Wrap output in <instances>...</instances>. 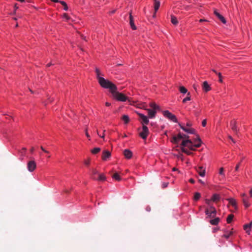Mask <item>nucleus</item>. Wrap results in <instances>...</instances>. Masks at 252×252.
Masks as SVG:
<instances>
[{
  "mask_svg": "<svg viewBox=\"0 0 252 252\" xmlns=\"http://www.w3.org/2000/svg\"><path fill=\"white\" fill-rule=\"evenodd\" d=\"M100 86L105 89H108L110 93L113 92L115 90H118L116 85L112 82L105 79L104 77H100L98 81Z\"/></svg>",
  "mask_w": 252,
  "mask_h": 252,
  "instance_id": "obj_1",
  "label": "nucleus"
},
{
  "mask_svg": "<svg viewBox=\"0 0 252 252\" xmlns=\"http://www.w3.org/2000/svg\"><path fill=\"white\" fill-rule=\"evenodd\" d=\"M113 98L117 101L121 102H126L128 97L124 94L120 93L117 91V90H115L113 92L111 93Z\"/></svg>",
  "mask_w": 252,
  "mask_h": 252,
  "instance_id": "obj_2",
  "label": "nucleus"
},
{
  "mask_svg": "<svg viewBox=\"0 0 252 252\" xmlns=\"http://www.w3.org/2000/svg\"><path fill=\"white\" fill-rule=\"evenodd\" d=\"M163 115L164 117L167 118L169 120L175 123H178V119L176 116L171 113L168 110L163 111L162 112Z\"/></svg>",
  "mask_w": 252,
  "mask_h": 252,
  "instance_id": "obj_3",
  "label": "nucleus"
},
{
  "mask_svg": "<svg viewBox=\"0 0 252 252\" xmlns=\"http://www.w3.org/2000/svg\"><path fill=\"white\" fill-rule=\"evenodd\" d=\"M181 146L183 147H188L190 151H195L196 147L193 146L192 141L190 139H186L183 140Z\"/></svg>",
  "mask_w": 252,
  "mask_h": 252,
  "instance_id": "obj_4",
  "label": "nucleus"
},
{
  "mask_svg": "<svg viewBox=\"0 0 252 252\" xmlns=\"http://www.w3.org/2000/svg\"><path fill=\"white\" fill-rule=\"evenodd\" d=\"M189 138V136L188 135L179 133L177 136H173V139L171 140V142L175 144H178L180 139L183 138H187L188 139Z\"/></svg>",
  "mask_w": 252,
  "mask_h": 252,
  "instance_id": "obj_5",
  "label": "nucleus"
},
{
  "mask_svg": "<svg viewBox=\"0 0 252 252\" xmlns=\"http://www.w3.org/2000/svg\"><path fill=\"white\" fill-rule=\"evenodd\" d=\"M149 131L146 126H143L142 130L139 133V136L144 140L146 139L149 135Z\"/></svg>",
  "mask_w": 252,
  "mask_h": 252,
  "instance_id": "obj_6",
  "label": "nucleus"
},
{
  "mask_svg": "<svg viewBox=\"0 0 252 252\" xmlns=\"http://www.w3.org/2000/svg\"><path fill=\"white\" fill-rule=\"evenodd\" d=\"M36 167V164L35 161L31 160L27 163V169L30 172H32L34 171Z\"/></svg>",
  "mask_w": 252,
  "mask_h": 252,
  "instance_id": "obj_7",
  "label": "nucleus"
},
{
  "mask_svg": "<svg viewBox=\"0 0 252 252\" xmlns=\"http://www.w3.org/2000/svg\"><path fill=\"white\" fill-rule=\"evenodd\" d=\"M179 126L180 128L185 132H187L188 134H195V130L193 128H187L181 123H178Z\"/></svg>",
  "mask_w": 252,
  "mask_h": 252,
  "instance_id": "obj_8",
  "label": "nucleus"
},
{
  "mask_svg": "<svg viewBox=\"0 0 252 252\" xmlns=\"http://www.w3.org/2000/svg\"><path fill=\"white\" fill-rule=\"evenodd\" d=\"M205 214L209 218H215L217 215V210L214 211H209L208 208L206 209Z\"/></svg>",
  "mask_w": 252,
  "mask_h": 252,
  "instance_id": "obj_9",
  "label": "nucleus"
},
{
  "mask_svg": "<svg viewBox=\"0 0 252 252\" xmlns=\"http://www.w3.org/2000/svg\"><path fill=\"white\" fill-rule=\"evenodd\" d=\"M138 115L142 121L141 124L143 126H145V125L148 124L149 122L148 119L149 117L142 113H139Z\"/></svg>",
  "mask_w": 252,
  "mask_h": 252,
  "instance_id": "obj_10",
  "label": "nucleus"
},
{
  "mask_svg": "<svg viewBox=\"0 0 252 252\" xmlns=\"http://www.w3.org/2000/svg\"><path fill=\"white\" fill-rule=\"evenodd\" d=\"M223 231L224 233L222 235V237L225 238L226 240H228L233 233V229H231V230L225 229L223 230Z\"/></svg>",
  "mask_w": 252,
  "mask_h": 252,
  "instance_id": "obj_11",
  "label": "nucleus"
},
{
  "mask_svg": "<svg viewBox=\"0 0 252 252\" xmlns=\"http://www.w3.org/2000/svg\"><path fill=\"white\" fill-rule=\"evenodd\" d=\"M252 221L250 222L249 223L245 224L243 225V229L246 231V233L248 235L251 234V232L252 230Z\"/></svg>",
  "mask_w": 252,
  "mask_h": 252,
  "instance_id": "obj_12",
  "label": "nucleus"
},
{
  "mask_svg": "<svg viewBox=\"0 0 252 252\" xmlns=\"http://www.w3.org/2000/svg\"><path fill=\"white\" fill-rule=\"evenodd\" d=\"M196 138L193 141V146L199 148L201 146L202 142L198 134L196 135Z\"/></svg>",
  "mask_w": 252,
  "mask_h": 252,
  "instance_id": "obj_13",
  "label": "nucleus"
},
{
  "mask_svg": "<svg viewBox=\"0 0 252 252\" xmlns=\"http://www.w3.org/2000/svg\"><path fill=\"white\" fill-rule=\"evenodd\" d=\"M214 13L222 23L226 24V21L225 18L222 15H221L216 9L214 10Z\"/></svg>",
  "mask_w": 252,
  "mask_h": 252,
  "instance_id": "obj_14",
  "label": "nucleus"
},
{
  "mask_svg": "<svg viewBox=\"0 0 252 252\" xmlns=\"http://www.w3.org/2000/svg\"><path fill=\"white\" fill-rule=\"evenodd\" d=\"M129 25L132 30H136L137 29L136 26L134 24V19L131 12L129 13Z\"/></svg>",
  "mask_w": 252,
  "mask_h": 252,
  "instance_id": "obj_15",
  "label": "nucleus"
},
{
  "mask_svg": "<svg viewBox=\"0 0 252 252\" xmlns=\"http://www.w3.org/2000/svg\"><path fill=\"white\" fill-rule=\"evenodd\" d=\"M197 172L202 177H204L206 174L205 168L203 166H199L196 170Z\"/></svg>",
  "mask_w": 252,
  "mask_h": 252,
  "instance_id": "obj_16",
  "label": "nucleus"
},
{
  "mask_svg": "<svg viewBox=\"0 0 252 252\" xmlns=\"http://www.w3.org/2000/svg\"><path fill=\"white\" fill-rule=\"evenodd\" d=\"M227 200L228 201L229 203L234 208L235 210H237L238 209V206L235 199L233 198H229L227 199Z\"/></svg>",
  "mask_w": 252,
  "mask_h": 252,
  "instance_id": "obj_17",
  "label": "nucleus"
},
{
  "mask_svg": "<svg viewBox=\"0 0 252 252\" xmlns=\"http://www.w3.org/2000/svg\"><path fill=\"white\" fill-rule=\"evenodd\" d=\"M230 126L231 129L234 132H238V129L237 126L236 121L235 120H232L230 122Z\"/></svg>",
  "mask_w": 252,
  "mask_h": 252,
  "instance_id": "obj_18",
  "label": "nucleus"
},
{
  "mask_svg": "<svg viewBox=\"0 0 252 252\" xmlns=\"http://www.w3.org/2000/svg\"><path fill=\"white\" fill-rule=\"evenodd\" d=\"M111 156V153L108 150H105L103 152L102 155V159L103 160H107Z\"/></svg>",
  "mask_w": 252,
  "mask_h": 252,
  "instance_id": "obj_19",
  "label": "nucleus"
},
{
  "mask_svg": "<svg viewBox=\"0 0 252 252\" xmlns=\"http://www.w3.org/2000/svg\"><path fill=\"white\" fill-rule=\"evenodd\" d=\"M19 159L21 160H23L26 155L27 149L26 148H23L21 150L19 151Z\"/></svg>",
  "mask_w": 252,
  "mask_h": 252,
  "instance_id": "obj_20",
  "label": "nucleus"
},
{
  "mask_svg": "<svg viewBox=\"0 0 252 252\" xmlns=\"http://www.w3.org/2000/svg\"><path fill=\"white\" fill-rule=\"evenodd\" d=\"M148 113V117L150 119H153L156 117V115L157 113V111L155 110L148 109H147Z\"/></svg>",
  "mask_w": 252,
  "mask_h": 252,
  "instance_id": "obj_21",
  "label": "nucleus"
},
{
  "mask_svg": "<svg viewBox=\"0 0 252 252\" xmlns=\"http://www.w3.org/2000/svg\"><path fill=\"white\" fill-rule=\"evenodd\" d=\"M124 154L126 158L127 159H130L132 157V152L128 149H125L124 151Z\"/></svg>",
  "mask_w": 252,
  "mask_h": 252,
  "instance_id": "obj_22",
  "label": "nucleus"
},
{
  "mask_svg": "<svg viewBox=\"0 0 252 252\" xmlns=\"http://www.w3.org/2000/svg\"><path fill=\"white\" fill-rule=\"evenodd\" d=\"M203 90L205 92H208V91L211 90V87L210 85L208 84L207 81H205L203 83Z\"/></svg>",
  "mask_w": 252,
  "mask_h": 252,
  "instance_id": "obj_23",
  "label": "nucleus"
},
{
  "mask_svg": "<svg viewBox=\"0 0 252 252\" xmlns=\"http://www.w3.org/2000/svg\"><path fill=\"white\" fill-rule=\"evenodd\" d=\"M220 221V219L219 217H215L214 219L210 220L209 222L213 225H217Z\"/></svg>",
  "mask_w": 252,
  "mask_h": 252,
  "instance_id": "obj_24",
  "label": "nucleus"
},
{
  "mask_svg": "<svg viewBox=\"0 0 252 252\" xmlns=\"http://www.w3.org/2000/svg\"><path fill=\"white\" fill-rule=\"evenodd\" d=\"M244 205L246 208H249L251 206V204L249 202V197H244L242 199Z\"/></svg>",
  "mask_w": 252,
  "mask_h": 252,
  "instance_id": "obj_25",
  "label": "nucleus"
},
{
  "mask_svg": "<svg viewBox=\"0 0 252 252\" xmlns=\"http://www.w3.org/2000/svg\"><path fill=\"white\" fill-rule=\"evenodd\" d=\"M212 202H216L217 201L220 199V195L218 193H214L211 197Z\"/></svg>",
  "mask_w": 252,
  "mask_h": 252,
  "instance_id": "obj_26",
  "label": "nucleus"
},
{
  "mask_svg": "<svg viewBox=\"0 0 252 252\" xmlns=\"http://www.w3.org/2000/svg\"><path fill=\"white\" fill-rule=\"evenodd\" d=\"M98 174V172L96 169H93L92 170V174H91L92 179H93L94 180L97 179L96 175Z\"/></svg>",
  "mask_w": 252,
  "mask_h": 252,
  "instance_id": "obj_27",
  "label": "nucleus"
},
{
  "mask_svg": "<svg viewBox=\"0 0 252 252\" xmlns=\"http://www.w3.org/2000/svg\"><path fill=\"white\" fill-rule=\"evenodd\" d=\"M171 22L174 25H177L178 24L177 18L173 15H171Z\"/></svg>",
  "mask_w": 252,
  "mask_h": 252,
  "instance_id": "obj_28",
  "label": "nucleus"
},
{
  "mask_svg": "<svg viewBox=\"0 0 252 252\" xmlns=\"http://www.w3.org/2000/svg\"><path fill=\"white\" fill-rule=\"evenodd\" d=\"M160 1L158 0H154V9L156 11H157L160 6Z\"/></svg>",
  "mask_w": 252,
  "mask_h": 252,
  "instance_id": "obj_29",
  "label": "nucleus"
},
{
  "mask_svg": "<svg viewBox=\"0 0 252 252\" xmlns=\"http://www.w3.org/2000/svg\"><path fill=\"white\" fill-rule=\"evenodd\" d=\"M106 180V176L103 174H98V176L97 178V179L95 180L99 181H104Z\"/></svg>",
  "mask_w": 252,
  "mask_h": 252,
  "instance_id": "obj_30",
  "label": "nucleus"
},
{
  "mask_svg": "<svg viewBox=\"0 0 252 252\" xmlns=\"http://www.w3.org/2000/svg\"><path fill=\"white\" fill-rule=\"evenodd\" d=\"M149 105L152 108V109L155 110L156 111H157L158 110H159L160 109L159 106H158L155 103H150Z\"/></svg>",
  "mask_w": 252,
  "mask_h": 252,
  "instance_id": "obj_31",
  "label": "nucleus"
},
{
  "mask_svg": "<svg viewBox=\"0 0 252 252\" xmlns=\"http://www.w3.org/2000/svg\"><path fill=\"white\" fill-rule=\"evenodd\" d=\"M190 100H191L190 93V92H188L187 93V96L183 99L182 102L183 103H185L187 101H189Z\"/></svg>",
  "mask_w": 252,
  "mask_h": 252,
  "instance_id": "obj_32",
  "label": "nucleus"
},
{
  "mask_svg": "<svg viewBox=\"0 0 252 252\" xmlns=\"http://www.w3.org/2000/svg\"><path fill=\"white\" fill-rule=\"evenodd\" d=\"M122 119L124 122V123L125 124H128L129 122V117L128 115H123Z\"/></svg>",
  "mask_w": 252,
  "mask_h": 252,
  "instance_id": "obj_33",
  "label": "nucleus"
},
{
  "mask_svg": "<svg viewBox=\"0 0 252 252\" xmlns=\"http://www.w3.org/2000/svg\"><path fill=\"white\" fill-rule=\"evenodd\" d=\"M95 71L96 73L97 79L98 81H99V78L100 77H103L102 76L103 75V74H101V72L98 68H95Z\"/></svg>",
  "mask_w": 252,
  "mask_h": 252,
  "instance_id": "obj_34",
  "label": "nucleus"
},
{
  "mask_svg": "<svg viewBox=\"0 0 252 252\" xmlns=\"http://www.w3.org/2000/svg\"><path fill=\"white\" fill-rule=\"evenodd\" d=\"M112 178L116 180L117 181H120L122 180V178L120 177L118 173H115L112 176Z\"/></svg>",
  "mask_w": 252,
  "mask_h": 252,
  "instance_id": "obj_35",
  "label": "nucleus"
},
{
  "mask_svg": "<svg viewBox=\"0 0 252 252\" xmlns=\"http://www.w3.org/2000/svg\"><path fill=\"white\" fill-rule=\"evenodd\" d=\"M179 90L181 94H185L188 93V90L184 86H180Z\"/></svg>",
  "mask_w": 252,
  "mask_h": 252,
  "instance_id": "obj_36",
  "label": "nucleus"
},
{
  "mask_svg": "<svg viewBox=\"0 0 252 252\" xmlns=\"http://www.w3.org/2000/svg\"><path fill=\"white\" fill-rule=\"evenodd\" d=\"M182 151L188 155H191L192 154V152H191L190 150L185 148V147H182Z\"/></svg>",
  "mask_w": 252,
  "mask_h": 252,
  "instance_id": "obj_37",
  "label": "nucleus"
},
{
  "mask_svg": "<svg viewBox=\"0 0 252 252\" xmlns=\"http://www.w3.org/2000/svg\"><path fill=\"white\" fill-rule=\"evenodd\" d=\"M200 197H201L200 193L198 192H195V193L194 194L193 200L194 201H196L200 199Z\"/></svg>",
  "mask_w": 252,
  "mask_h": 252,
  "instance_id": "obj_38",
  "label": "nucleus"
},
{
  "mask_svg": "<svg viewBox=\"0 0 252 252\" xmlns=\"http://www.w3.org/2000/svg\"><path fill=\"white\" fill-rule=\"evenodd\" d=\"M234 215L233 214L229 215L226 219V221L227 223H230L233 219Z\"/></svg>",
  "mask_w": 252,
  "mask_h": 252,
  "instance_id": "obj_39",
  "label": "nucleus"
},
{
  "mask_svg": "<svg viewBox=\"0 0 252 252\" xmlns=\"http://www.w3.org/2000/svg\"><path fill=\"white\" fill-rule=\"evenodd\" d=\"M100 151V148L98 147H95L91 150V152L93 154H96Z\"/></svg>",
  "mask_w": 252,
  "mask_h": 252,
  "instance_id": "obj_40",
  "label": "nucleus"
},
{
  "mask_svg": "<svg viewBox=\"0 0 252 252\" xmlns=\"http://www.w3.org/2000/svg\"><path fill=\"white\" fill-rule=\"evenodd\" d=\"M60 3L62 4L63 6V10L65 11H67L68 9V6L66 3L64 1H60Z\"/></svg>",
  "mask_w": 252,
  "mask_h": 252,
  "instance_id": "obj_41",
  "label": "nucleus"
},
{
  "mask_svg": "<svg viewBox=\"0 0 252 252\" xmlns=\"http://www.w3.org/2000/svg\"><path fill=\"white\" fill-rule=\"evenodd\" d=\"M63 18L65 19L66 21H68L70 19L69 16L66 13H64L63 15Z\"/></svg>",
  "mask_w": 252,
  "mask_h": 252,
  "instance_id": "obj_42",
  "label": "nucleus"
},
{
  "mask_svg": "<svg viewBox=\"0 0 252 252\" xmlns=\"http://www.w3.org/2000/svg\"><path fill=\"white\" fill-rule=\"evenodd\" d=\"M219 174L222 176V177L223 178L225 177V174H224V171H223V167H221L220 170H219Z\"/></svg>",
  "mask_w": 252,
  "mask_h": 252,
  "instance_id": "obj_43",
  "label": "nucleus"
},
{
  "mask_svg": "<svg viewBox=\"0 0 252 252\" xmlns=\"http://www.w3.org/2000/svg\"><path fill=\"white\" fill-rule=\"evenodd\" d=\"M205 202L206 204H207L208 205H211V202H212V199H208V198H206L205 200Z\"/></svg>",
  "mask_w": 252,
  "mask_h": 252,
  "instance_id": "obj_44",
  "label": "nucleus"
},
{
  "mask_svg": "<svg viewBox=\"0 0 252 252\" xmlns=\"http://www.w3.org/2000/svg\"><path fill=\"white\" fill-rule=\"evenodd\" d=\"M243 159H244V158H242V159H241V161H240V162H239V163L236 165V167H235V170L236 171H237L238 170L239 168V167H240V166L241 163V162L243 161Z\"/></svg>",
  "mask_w": 252,
  "mask_h": 252,
  "instance_id": "obj_45",
  "label": "nucleus"
},
{
  "mask_svg": "<svg viewBox=\"0 0 252 252\" xmlns=\"http://www.w3.org/2000/svg\"><path fill=\"white\" fill-rule=\"evenodd\" d=\"M168 185H169L168 182H163L161 184L162 188H163V189L166 188V187H168Z\"/></svg>",
  "mask_w": 252,
  "mask_h": 252,
  "instance_id": "obj_46",
  "label": "nucleus"
},
{
  "mask_svg": "<svg viewBox=\"0 0 252 252\" xmlns=\"http://www.w3.org/2000/svg\"><path fill=\"white\" fill-rule=\"evenodd\" d=\"M217 75H218L219 78V82L220 83H222L223 81H222V76H221V73L220 72H219Z\"/></svg>",
  "mask_w": 252,
  "mask_h": 252,
  "instance_id": "obj_47",
  "label": "nucleus"
},
{
  "mask_svg": "<svg viewBox=\"0 0 252 252\" xmlns=\"http://www.w3.org/2000/svg\"><path fill=\"white\" fill-rule=\"evenodd\" d=\"M219 230H220V227H214V228H213L212 232L213 233H216V232H217Z\"/></svg>",
  "mask_w": 252,
  "mask_h": 252,
  "instance_id": "obj_48",
  "label": "nucleus"
},
{
  "mask_svg": "<svg viewBox=\"0 0 252 252\" xmlns=\"http://www.w3.org/2000/svg\"><path fill=\"white\" fill-rule=\"evenodd\" d=\"M206 124H207L206 120H205V119L203 120L202 122V126L203 127H205L206 126Z\"/></svg>",
  "mask_w": 252,
  "mask_h": 252,
  "instance_id": "obj_49",
  "label": "nucleus"
},
{
  "mask_svg": "<svg viewBox=\"0 0 252 252\" xmlns=\"http://www.w3.org/2000/svg\"><path fill=\"white\" fill-rule=\"evenodd\" d=\"M105 132V130H103V134H101V135H99L98 132H97V134L99 135V137L102 138H104V137H105V134H104V132Z\"/></svg>",
  "mask_w": 252,
  "mask_h": 252,
  "instance_id": "obj_50",
  "label": "nucleus"
},
{
  "mask_svg": "<svg viewBox=\"0 0 252 252\" xmlns=\"http://www.w3.org/2000/svg\"><path fill=\"white\" fill-rule=\"evenodd\" d=\"M84 164L86 165H89L90 164V160L89 159L85 160Z\"/></svg>",
  "mask_w": 252,
  "mask_h": 252,
  "instance_id": "obj_51",
  "label": "nucleus"
},
{
  "mask_svg": "<svg viewBox=\"0 0 252 252\" xmlns=\"http://www.w3.org/2000/svg\"><path fill=\"white\" fill-rule=\"evenodd\" d=\"M209 210L210 209V211H214V210H216V209L215 208V207L212 205H209Z\"/></svg>",
  "mask_w": 252,
  "mask_h": 252,
  "instance_id": "obj_52",
  "label": "nucleus"
},
{
  "mask_svg": "<svg viewBox=\"0 0 252 252\" xmlns=\"http://www.w3.org/2000/svg\"><path fill=\"white\" fill-rule=\"evenodd\" d=\"M186 125L188 127H191L192 126V124L190 122H188L186 123Z\"/></svg>",
  "mask_w": 252,
  "mask_h": 252,
  "instance_id": "obj_53",
  "label": "nucleus"
},
{
  "mask_svg": "<svg viewBox=\"0 0 252 252\" xmlns=\"http://www.w3.org/2000/svg\"><path fill=\"white\" fill-rule=\"evenodd\" d=\"M189 182L191 183V184H194L195 183V180L192 179V178H190L189 179Z\"/></svg>",
  "mask_w": 252,
  "mask_h": 252,
  "instance_id": "obj_54",
  "label": "nucleus"
},
{
  "mask_svg": "<svg viewBox=\"0 0 252 252\" xmlns=\"http://www.w3.org/2000/svg\"><path fill=\"white\" fill-rule=\"evenodd\" d=\"M151 207L150 206H147L146 207V210L147 211V212H150L151 211Z\"/></svg>",
  "mask_w": 252,
  "mask_h": 252,
  "instance_id": "obj_55",
  "label": "nucleus"
},
{
  "mask_svg": "<svg viewBox=\"0 0 252 252\" xmlns=\"http://www.w3.org/2000/svg\"><path fill=\"white\" fill-rule=\"evenodd\" d=\"M85 134L87 138L90 137V135L89 134V133L88 132L87 129H86V130H85Z\"/></svg>",
  "mask_w": 252,
  "mask_h": 252,
  "instance_id": "obj_56",
  "label": "nucleus"
},
{
  "mask_svg": "<svg viewBox=\"0 0 252 252\" xmlns=\"http://www.w3.org/2000/svg\"><path fill=\"white\" fill-rule=\"evenodd\" d=\"M40 148L45 153H49V152L48 151L46 150L42 146H41Z\"/></svg>",
  "mask_w": 252,
  "mask_h": 252,
  "instance_id": "obj_57",
  "label": "nucleus"
},
{
  "mask_svg": "<svg viewBox=\"0 0 252 252\" xmlns=\"http://www.w3.org/2000/svg\"><path fill=\"white\" fill-rule=\"evenodd\" d=\"M198 182L202 185H205V182L201 179H199Z\"/></svg>",
  "mask_w": 252,
  "mask_h": 252,
  "instance_id": "obj_58",
  "label": "nucleus"
},
{
  "mask_svg": "<svg viewBox=\"0 0 252 252\" xmlns=\"http://www.w3.org/2000/svg\"><path fill=\"white\" fill-rule=\"evenodd\" d=\"M34 151V147H32V148L30 149V152L32 154Z\"/></svg>",
  "mask_w": 252,
  "mask_h": 252,
  "instance_id": "obj_59",
  "label": "nucleus"
},
{
  "mask_svg": "<svg viewBox=\"0 0 252 252\" xmlns=\"http://www.w3.org/2000/svg\"><path fill=\"white\" fill-rule=\"evenodd\" d=\"M241 196H242V197H243V198L244 197H248V196L247 195V194H246V193H242V194H241Z\"/></svg>",
  "mask_w": 252,
  "mask_h": 252,
  "instance_id": "obj_60",
  "label": "nucleus"
},
{
  "mask_svg": "<svg viewBox=\"0 0 252 252\" xmlns=\"http://www.w3.org/2000/svg\"><path fill=\"white\" fill-rule=\"evenodd\" d=\"M53 101V98H49L48 100V103L52 102Z\"/></svg>",
  "mask_w": 252,
  "mask_h": 252,
  "instance_id": "obj_61",
  "label": "nucleus"
},
{
  "mask_svg": "<svg viewBox=\"0 0 252 252\" xmlns=\"http://www.w3.org/2000/svg\"><path fill=\"white\" fill-rule=\"evenodd\" d=\"M105 105H106V106L109 107V106H110L111 105V103H109V102H106L105 103Z\"/></svg>",
  "mask_w": 252,
  "mask_h": 252,
  "instance_id": "obj_62",
  "label": "nucleus"
},
{
  "mask_svg": "<svg viewBox=\"0 0 252 252\" xmlns=\"http://www.w3.org/2000/svg\"><path fill=\"white\" fill-rule=\"evenodd\" d=\"M249 193H250V196L251 197H252V188L250 189V190L249 191Z\"/></svg>",
  "mask_w": 252,
  "mask_h": 252,
  "instance_id": "obj_63",
  "label": "nucleus"
},
{
  "mask_svg": "<svg viewBox=\"0 0 252 252\" xmlns=\"http://www.w3.org/2000/svg\"><path fill=\"white\" fill-rule=\"evenodd\" d=\"M115 11H116V10H113L112 11H110L109 13L110 14H114L115 12Z\"/></svg>",
  "mask_w": 252,
  "mask_h": 252,
  "instance_id": "obj_64",
  "label": "nucleus"
}]
</instances>
